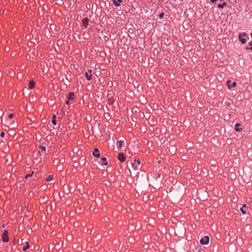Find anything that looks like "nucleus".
<instances>
[{
	"instance_id": "obj_27",
	"label": "nucleus",
	"mask_w": 252,
	"mask_h": 252,
	"mask_svg": "<svg viewBox=\"0 0 252 252\" xmlns=\"http://www.w3.org/2000/svg\"><path fill=\"white\" fill-rule=\"evenodd\" d=\"M249 44L250 46H251V49L252 50V41H250Z\"/></svg>"
},
{
	"instance_id": "obj_10",
	"label": "nucleus",
	"mask_w": 252,
	"mask_h": 252,
	"mask_svg": "<svg viewBox=\"0 0 252 252\" xmlns=\"http://www.w3.org/2000/svg\"><path fill=\"white\" fill-rule=\"evenodd\" d=\"M93 155L94 157L96 158H99L100 157V154L99 153V150L98 148H95L94 149V151L93 152Z\"/></svg>"
},
{
	"instance_id": "obj_5",
	"label": "nucleus",
	"mask_w": 252,
	"mask_h": 252,
	"mask_svg": "<svg viewBox=\"0 0 252 252\" xmlns=\"http://www.w3.org/2000/svg\"><path fill=\"white\" fill-rule=\"evenodd\" d=\"M92 72V69H89L88 72L85 73V77L87 80L90 81L92 79V74H91Z\"/></svg>"
},
{
	"instance_id": "obj_29",
	"label": "nucleus",
	"mask_w": 252,
	"mask_h": 252,
	"mask_svg": "<svg viewBox=\"0 0 252 252\" xmlns=\"http://www.w3.org/2000/svg\"><path fill=\"white\" fill-rule=\"evenodd\" d=\"M5 227V223H3L2 225V228H4Z\"/></svg>"
},
{
	"instance_id": "obj_13",
	"label": "nucleus",
	"mask_w": 252,
	"mask_h": 252,
	"mask_svg": "<svg viewBox=\"0 0 252 252\" xmlns=\"http://www.w3.org/2000/svg\"><path fill=\"white\" fill-rule=\"evenodd\" d=\"M241 126V124L239 123H237L235 125V130L236 131H241L242 130V127H239Z\"/></svg>"
},
{
	"instance_id": "obj_4",
	"label": "nucleus",
	"mask_w": 252,
	"mask_h": 252,
	"mask_svg": "<svg viewBox=\"0 0 252 252\" xmlns=\"http://www.w3.org/2000/svg\"><path fill=\"white\" fill-rule=\"evenodd\" d=\"M245 37H246V33L245 32L240 33L239 35V40L243 44H245L247 41V39Z\"/></svg>"
},
{
	"instance_id": "obj_25",
	"label": "nucleus",
	"mask_w": 252,
	"mask_h": 252,
	"mask_svg": "<svg viewBox=\"0 0 252 252\" xmlns=\"http://www.w3.org/2000/svg\"><path fill=\"white\" fill-rule=\"evenodd\" d=\"M39 148L41 149V152H42L43 151H45L46 147L45 146H42L40 147Z\"/></svg>"
},
{
	"instance_id": "obj_12",
	"label": "nucleus",
	"mask_w": 252,
	"mask_h": 252,
	"mask_svg": "<svg viewBox=\"0 0 252 252\" xmlns=\"http://www.w3.org/2000/svg\"><path fill=\"white\" fill-rule=\"evenodd\" d=\"M124 143V141L123 140H119L117 141V148L121 150V148L122 147L123 144Z\"/></svg>"
},
{
	"instance_id": "obj_24",
	"label": "nucleus",
	"mask_w": 252,
	"mask_h": 252,
	"mask_svg": "<svg viewBox=\"0 0 252 252\" xmlns=\"http://www.w3.org/2000/svg\"><path fill=\"white\" fill-rule=\"evenodd\" d=\"M14 117L13 114L10 113L8 115V118L9 119H12Z\"/></svg>"
},
{
	"instance_id": "obj_8",
	"label": "nucleus",
	"mask_w": 252,
	"mask_h": 252,
	"mask_svg": "<svg viewBox=\"0 0 252 252\" xmlns=\"http://www.w3.org/2000/svg\"><path fill=\"white\" fill-rule=\"evenodd\" d=\"M226 83H227V85L228 86V88L229 89H232L233 88H234L237 85V83L235 82H233L232 85H230V83H231V82L229 80H227Z\"/></svg>"
},
{
	"instance_id": "obj_3",
	"label": "nucleus",
	"mask_w": 252,
	"mask_h": 252,
	"mask_svg": "<svg viewBox=\"0 0 252 252\" xmlns=\"http://www.w3.org/2000/svg\"><path fill=\"white\" fill-rule=\"evenodd\" d=\"M209 237L207 236H206L201 239L200 242L202 245H207L209 244Z\"/></svg>"
},
{
	"instance_id": "obj_6",
	"label": "nucleus",
	"mask_w": 252,
	"mask_h": 252,
	"mask_svg": "<svg viewBox=\"0 0 252 252\" xmlns=\"http://www.w3.org/2000/svg\"><path fill=\"white\" fill-rule=\"evenodd\" d=\"M89 23V19L87 17L84 18L82 20V25L83 26L86 28L88 26Z\"/></svg>"
},
{
	"instance_id": "obj_11",
	"label": "nucleus",
	"mask_w": 252,
	"mask_h": 252,
	"mask_svg": "<svg viewBox=\"0 0 252 252\" xmlns=\"http://www.w3.org/2000/svg\"><path fill=\"white\" fill-rule=\"evenodd\" d=\"M248 207L247 206L246 204H244L243 207L241 208V211H242L243 214H245L247 213V210Z\"/></svg>"
},
{
	"instance_id": "obj_19",
	"label": "nucleus",
	"mask_w": 252,
	"mask_h": 252,
	"mask_svg": "<svg viewBox=\"0 0 252 252\" xmlns=\"http://www.w3.org/2000/svg\"><path fill=\"white\" fill-rule=\"evenodd\" d=\"M53 176L52 175H50L48 176V177L46 179V181L47 182H49L53 180Z\"/></svg>"
},
{
	"instance_id": "obj_23",
	"label": "nucleus",
	"mask_w": 252,
	"mask_h": 252,
	"mask_svg": "<svg viewBox=\"0 0 252 252\" xmlns=\"http://www.w3.org/2000/svg\"><path fill=\"white\" fill-rule=\"evenodd\" d=\"M164 13L163 12H162L160 13V14L159 15V17L160 19H162L164 16Z\"/></svg>"
},
{
	"instance_id": "obj_14",
	"label": "nucleus",
	"mask_w": 252,
	"mask_h": 252,
	"mask_svg": "<svg viewBox=\"0 0 252 252\" xmlns=\"http://www.w3.org/2000/svg\"><path fill=\"white\" fill-rule=\"evenodd\" d=\"M68 100H73L74 99V94L73 92H70L68 95Z\"/></svg>"
},
{
	"instance_id": "obj_15",
	"label": "nucleus",
	"mask_w": 252,
	"mask_h": 252,
	"mask_svg": "<svg viewBox=\"0 0 252 252\" xmlns=\"http://www.w3.org/2000/svg\"><path fill=\"white\" fill-rule=\"evenodd\" d=\"M34 82L33 80H31L29 83V88L30 89H32L34 87Z\"/></svg>"
},
{
	"instance_id": "obj_1",
	"label": "nucleus",
	"mask_w": 252,
	"mask_h": 252,
	"mask_svg": "<svg viewBox=\"0 0 252 252\" xmlns=\"http://www.w3.org/2000/svg\"><path fill=\"white\" fill-rule=\"evenodd\" d=\"M134 170H137L140 169V160L139 159H135L133 162L130 163Z\"/></svg>"
},
{
	"instance_id": "obj_2",
	"label": "nucleus",
	"mask_w": 252,
	"mask_h": 252,
	"mask_svg": "<svg viewBox=\"0 0 252 252\" xmlns=\"http://www.w3.org/2000/svg\"><path fill=\"white\" fill-rule=\"evenodd\" d=\"M8 231L5 230L1 235L2 240L3 242H7L9 240V237L8 236Z\"/></svg>"
},
{
	"instance_id": "obj_30",
	"label": "nucleus",
	"mask_w": 252,
	"mask_h": 252,
	"mask_svg": "<svg viewBox=\"0 0 252 252\" xmlns=\"http://www.w3.org/2000/svg\"><path fill=\"white\" fill-rule=\"evenodd\" d=\"M220 1H223V0H220Z\"/></svg>"
},
{
	"instance_id": "obj_16",
	"label": "nucleus",
	"mask_w": 252,
	"mask_h": 252,
	"mask_svg": "<svg viewBox=\"0 0 252 252\" xmlns=\"http://www.w3.org/2000/svg\"><path fill=\"white\" fill-rule=\"evenodd\" d=\"M113 3L115 4V5L118 6L120 5V4L119 2H122V0H113Z\"/></svg>"
},
{
	"instance_id": "obj_7",
	"label": "nucleus",
	"mask_w": 252,
	"mask_h": 252,
	"mask_svg": "<svg viewBox=\"0 0 252 252\" xmlns=\"http://www.w3.org/2000/svg\"><path fill=\"white\" fill-rule=\"evenodd\" d=\"M118 158L121 162H124L126 159L123 153L118 154Z\"/></svg>"
},
{
	"instance_id": "obj_17",
	"label": "nucleus",
	"mask_w": 252,
	"mask_h": 252,
	"mask_svg": "<svg viewBox=\"0 0 252 252\" xmlns=\"http://www.w3.org/2000/svg\"><path fill=\"white\" fill-rule=\"evenodd\" d=\"M227 5V3L226 2H223L222 4H219L218 7L220 8H223L224 6Z\"/></svg>"
},
{
	"instance_id": "obj_20",
	"label": "nucleus",
	"mask_w": 252,
	"mask_h": 252,
	"mask_svg": "<svg viewBox=\"0 0 252 252\" xmlns=\"http://www.w3.org/2000/svg\"><path fill=\"white\" fill-rule=\"evenodd\" d=\"M52 123L54 125H56L57 124V121L56 119V116L54 115L52 119Z\"/></svg>"
},
{
	"instance_id": "obj_28",
	"label": "nucleus",
	"mask_w": 252,
	"mask_h": 252,
	"mask_svg": "<svg viewBox=\"0 0 252 252\" xmlns=\"http://www.w3.org/2000/svg\"><path fill=\"white\" fill-rule=\"evenodd\" d=\"M69 100H67V101H65V103H66L67 105H68V104H69Z\"/></svg>"
},
{
	"instance_id": "obj_22",
	"label": "nucleus",
	"mask_w": 252,
	"mask_h": 252,
	"mask_svg": "<svg viewBox=\"0 0 252 252\" xmlns=\"http://www.w3.org/2000/svg\"><path fill=\"white\" fill-rule=\"evenodd\" d=\"M33 173V171H32L31 174H27L25 177V179H28L29 177H31Z\"/></svg>"
},
{
	"instance_id": "obj_21",
	"label": "nucleus",
	"mask_w": 252,
	"mask_h": 252,
	"mask_svg": "<svg viewBox=\"0 0 252 252\" xmlns=\"http://www.w3.org/2000/svg\"><path fill=\"white\" fill-rule=\"evenodd\" d=\"M27 245L23 248V251L26 252L29 248V245L27 242H26Z\"/></svg>"
},
{
	"instance_id": "obj_26",
	"label": "nucleus",
	"mask_w": 252,
	"mask_h": 252,
	"mask_svg": "<svg viewBox=\"0 0 252 252\" xmlns=\"http://www.w3.org/2000/svg\"><path fill=\"white\" fill-rule=\"evenodd\" d=\"M4 136V132L3 131H1L0 134V136L1 137H3Z\"/></svg>"
},
{
	"instance_id": "obj_18",
	"label": "nucleus",
	"mask_w": 252,
	"mask_h": 252,
	"mask_svg": "<svg viewBox=\"0 0 252 252\" xmlns=\"http://www.w3.org/2000/svg\"><path fill=\"white\" fill-rule=\"evenodd\" d=\"M108 104L110 105H112L114 103V99L113 97H110L108 98Z\"/></svg>"
},
{
	"instance_id": "obj_9",
	"label": "nucleus",
	"mask_w": 252,
	"mask_h": 252,
	"mask_svg": "<svg viewBox=\"0 0 252 252\" xmlns=\"http://www.w3.org/2000/svg\"><path fill=\"white\" fill-rule=\"evenodd\" d=\"M106 158L105 157H102L100 159V161L99 163H100L102 165H107L108 164V162L106 161Z\"/></svg>"
}]
</instances>
